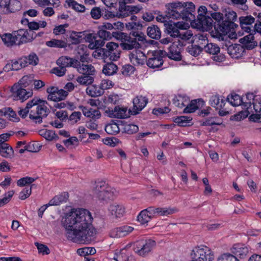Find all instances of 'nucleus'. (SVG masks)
Instances as JSON below:
<instances>
[{
  "label": "nucleus",
  "mask_w": 261,
  "mask_h": 261,
  "mask_svg": "<svg viewBox=\"0 0 261 261\" xmlns=\"http://www.w3.org/2000/svg\"><path fill=\"white\" fill-rule=\"evenodd\" d=\"M82 34L83 32H82L72 31L70 34V39L72 44H77L80 43L82 39Z\"/></svg>",
  "instance_id": "obj_55"
},
{
  "label": "nucleus",
  "mask_w": 261,
  "mask_h": 261,
  "mask_svg": "<svg viewBox=\"0 0 261 261\" xmlns=\"http://www.w3.org/2000/svg\"><path fill=\"white\" fill-rule=\"evenodd\" d=\"M131 21L126 24V27L132 30H139L143 25L141 21H137V17L135 15H132L130 17Z\"/></svg>",
  "instance_id": "obj_42"
},
{
  "label": "nucleus",
  "mask_w": 261,
  "mask_h": 261,
  "mask_svg": "<svg viewBox=\"0 0 261 261\" xmlns=\"http://www.w3.org/2000/svg\"><path fill=\"white\" fill-rule=\"evenodd\" d=\"M41 146L35 142H30L28 145H25V149L27 151L31 152H37L40 149Z\"/></svg>",
  "instance_id": "obj_61"
},
{
  "label": "nucleus",
  "mask_w": 261,
  "mask_h": 261,
  "mask_svg": "<svg viewBox=\"0 0 261 261\" xmlns=\"http://www.w3.org/2000/svg\"><path fill=\"white\" fill-rule=\"evenodd\" d=\"M151 219V218L146 209L141 211L137 217L138 221L142 225L147 223Z\"/></svg>",
  "instance_id": "obj_46"
},
{
  "label": "nucleus",
  "mask_w": 261,
  "mask_h": 261,
  "mask_svg": "<svg viewBox=\"0 0 261 261\" xmlns=\"http://www.w3.org/2000/svg\"><path fill=\"white\" fill-rule=\"evenodd\" d=\"M200 44L201 43L198 45L191 44L187 47L186 50L192 56L197 57L203 50V46H200Z\"/></svg>",
  "instance_id": "obj_41"
},
{
  "label": "nucleus",
  "mask_w": 261,
  "mask_h": 261,
  "mask_svg": "<svg viewBox=\"0 0 261 261\" xmlns=\"http://www.w3.org/2000/svg\"><path fill=\"white\" fill-rule=\"evenodd\" d=\"M256 95L252 93H248L246 95L245 98H243V106L247 111L251 108L252 105L257 100Z\"/></svg>",
  "instance_id": "obj_35"
},
{
  "label": "nucleus",
  "mask_w": 261,
  "mask_h": 261,
  "mask_svg": "<svg viewBox=\"0 0 261 261\" xmlns=\"http://www.w3.org/2000/svg\"><path fill=\"white\" fill-rule=\"evenodd\" d=\"M202 41L204 42V44L206 45H203V50L206 53L214 55V60L217 62H221L223 61L225 59V56L223 54H220V47L215 43H208V40L207 39H202Z\"/></svg>",
  "instance_id": "obj_11"
},
{
  "label": "nucleus",
  "mask_w": 261,
  "mask_h": 261,
  "mask_svg": "<svg viewBox=\"0 0 261 261\" xmlns=\"http://www.w3.org/2000/svg\"><path fill=\"white\" fill-rule=\"evenodd\" d=\"M0 155L5 158L11 159L14 156V150L9 144H0Z\"/></svg>",
  "instance_id": "obj_28"
},
{
  "label": "nucleus",
  "mask_w": 261,
  "mask_h": 261,
  "mask_svg": "<svg viewBox=\"0 0 261 261\" xmlns=\"http://www.w3.org/2000/svg\"><path fill=\"white\" fill-rule=\"evenodd\" d=\"M22 59L23 62V67H27L29 65L36 66L39 62V58L37 55L34 53H31L28 56L22 57Z\"/></svg>",
  "instance_id": "obj_31"
},
{
  "label": "nucleus",
  "mask_w": 261,
  "mask_h": 261,
  "mask_svg": "<svg viewBox=\"0 0 261 261\" xmlns=\"http://www.w3.org/2000/svg\"><path fill=\"white\" fill-rule=\"evenodd\" d=\"M147 34L151 38L159 39L161 36V32L159 28L155 25L148 27L147 29Z\"/></svg>",
  "instance_id": "obj_36"
},
{
  "label": "nucleus",
  "mask_w": 261,
  "mask_h": 261,
  "mask_svg": "<svg viewBox=\"0 0 261 261\" xmlns=\"http://www.w3.org/2000/svg\"><path fill=\"white\" fill-rule=\"evenodd\" d=\"M166 51L163 50H158L152 53V57L146 60V64L150 68L155 69L161 67L163 63V58L165 57Z\"/></svg>",
  "instance_id": "obj_12"
},
{
  "label": "nucleus",
  "mask_w": 261,
  "mask_h": 261,
  "mask_svg": "<svg viewBox=\"0 0 261 261\" xmlns=\"http://www.w3.org/2000/svg\"><path fill=\"white\" fill-rule=\"evenodd\" d=\"M109 210L112 215L116 218L122 217L125 212L124 207L122 205L117 204L116 203L111 204L109 208Z\"/></svg>",
  "instance_id": "obj_29"
},
{
  "label": "nucleus",
  "mask_w": 261,
  "mask_h": 261,
  "mask_svg": "<svg viewBox=\"0 0 261 261\" xmlns=\"http://www.w3.org/2000/svg\"><path fill=\"white\" fill-rule=\"evenodd\" d=\"M93 75H83L77 77V82L84 85L91 84L93 82Z\"/></svg>",
  "instance_id": "obj_52"
},
{
  "label": "nucleus",
  "mask_w": 261,
  "mask_h": 261,
  "mask_svg": "<svg viewBox=\"0 0 261 261\" xmlns=\"http://www.w3.org/2000/svg\"><path fill=\"white\" fill-rule=\"evenodd\" d=\"M105 130L109 134L116 135L119 132L120 129L116 123H113L107 125L105 127Z\"/></svg>",
  "instance_id": "obj_53"
},
{
  "label": "nucleus",
  "mask_w": 261,
  "mask_h": 261,
  "mask_svg": "<svg viewBox=\"0 0 261 261\" xmlns=\"http://www.w3.org/2000/svg\"><path fill=\"white\" fill-rule=\"evenodd\" d=\"M40 6L51 5L54 8H58L61 5L60 0H34Z\"/></svg>",
  "instance_id": "obj_50"
},
{
  "label": "nucleus",
  "mask_w": 261,
  "mask_h": 261,
  "mask_svg": "<svg viewBox=\"0 0 261 261\" xmlns=\"http://www.w3.org/2000/svg\"><path fill=\"white\" fill-rule=\"evenodd\" d=\"M105 42L101 38L97 39V36L96 37L95 40L93 42L89 44L88 47L91 49H96V53L98 54V49L102 48V47L104 45Z\"/></svg>",
  "instance_id": "obj_49"
},
{
  "label": "nucleus",
  "mask_w": 261,
  "mask_h": 261,
  "mask_svg": "<svg viewBox=\"0 0 261 261\" xmlns=\"http://www.w3.org/2000/svg\"><path fill=\"white\" fill-rule=\"evenodd\" d=\"M140 10V9L135 6H128L125 9H123L122 12H117V15L119 17H125L128 16L129 14L133 13H137Z\"/></svg>",
  "instance_id": "obj_34"
},
{
  "label": "nucleus",
  "mask_w": 261,
  "mask_h": 261,
  "mask_svg": "<svg viewBox=\"0 0 261 261\" xmlns=\"http://www.w3.org/2000/svg\"><path fill=\"white\" fill-rule=\"evenodd\" d=\"M191 119L190 117L185 116H178L174 118L173 121L180 126H187V124Z\"/></svg>",
  "instance_id": "obj_56"
},
{
  "label": "nucleus",
  "mask_w": 261,
  "mask_h": 261,
  "mask_svg": "<svg viewBox=\"0 0 261 261\" xmlns=\"http://www.w3.org/2000/svg\"><path fill=\"white\" fill-rule=\"evenodd\" d=\"M218 261H239V260L234 255L229 253H226L222 254L218 258Z\"/></svg>",
  "instance_id": "obj_59"
},
{
  "label": "nucleus",
  "mask_w": 261,
  "mask_h": 261,
  "mask_svg": "<svg viewBox=\"0 0 261 261\" xmlns=\"http://www.w3.org/2000/svg\"><path fill=\"white\" fill-rule=\"evenodd\" d=\"M135 70L133 66L127 64L122 66L121 72L124 75H130L134 73Z\"/></svg>",
  "instance_id": "obj_63"
},
{
  "label": "nucleus",
  "mask_w": 261,
  "mask_h": 261,
  "mask_svg": "<svg viewBox=\"0 0 261 261\" xmlns=\"http://www.w3.org/2000/svg\"><path fill=\"white\" fill-rule=\"evenodd\" d=\"M68 95V92L64 89H59L58 92H56V98H53V101H58L64 100Z\"/></svg>",
  "instance_id": "obj_60"
},
{
  "label": "nucleus",
  "mask_w": 261,
  "mask_h": 261,
  "mask_svg": "<svg viewBox=\"0 0 261 261\" xmlns=\"http://www.w3.org/2000/svg\"><path fill=\"white\" fill-rule=\"evenodd\" d=\"M211 105L217 110L222 109L225 105V100L219 95H213L210 99Z\"/></svg>",
  "instance_id": "obj_33"
},
{
  "label": "nucleus",
  "mask_w": 261,
  "mask_h": 261,
  "mask_svg": "<svg viewBox=\"0 0 261 261\" xmlns=\"http://www.w3.org/2000/svg\"><path fill=\"white\" fill-rule=\"evenodd\" d=\"M71 7L75 11L79 12H84L85 7L84 5L78 4L74 0H66L65 1V7Z\"/></svg>",
  "instance_id": "obj_38"
},
{
  "label": "nucleus",
  "mask_w": 261,
  "mask_h": 261,
  "mask_svg": "<svg viewBox=\"0 0 261 261\" xmlns=\"http://www.w3.org/2000/svg\"><path fill=\"white\" fill-rule=\"evenodd\" d=\"M16 45H20L32 41L35 37H33V32L25 29H20L13 32Z\"/></svg>",
  "instance_id": "obj_14"
},
{
  "label": "nucleus",
  "mask_w": 261,
  "mask_h": 261,
  "mask_svg": "<svg viewBox=\"0 0 261 261\" xmlns=\"http://www.w3.org/2000/svg\"><path fill=\"white\" fill-rule=\"evenodd\" d=\"M166 16L172 19H182L186 21L195 20V6L192 2H174L166 5Z\"/></svg>",
  "instance_id": "obj_3"
},
{
  "label": "nucleus",
  "mask_w": 261,
  "mask_h": 261,
  "mask_svg": "<svg viewBox=\"0 0 261 261\" xmlns=\"http://www.w3.org/2000/svg\"><path fill=\"white\" fill-rule=\"evenodd\" d=\"M35 180V179L33 177L26 176L19 179L17 184L19 187L27 186L28 185L32 184Z\"/></svg>",
  "instance_id": "obj_58"
},
{
  "label": "nucleus",
  "mask_w": 261,
  "mask_h": 261,
  "mask_svg": "<svg viewBox=\"0 0 261 261\" xmlns=\"http://www.w3.org/2000/svg\"><path fill=\"white\" fill-rule=\"evenodd\" d=\"M69 197L68 193L63 192L61 194L55 196L52 199H51L48 204L50 205H59L63 202L67 201Z\"/></svg>",
  "instance_id": "obj_30"
},
{
  "label": "nucleus",
  "mask_w": 261,
  "mask_h": 261,
  "mask_svg": "<svg viewBox=\"0 0 261 261\" xmlns=\"http://www.w3.org/2000/svg\"><path fill=\"white\" fill-rule=\"evenodd\" d=\"M237 15L234 11L230 10L226 11L223 24V26L218 25L217 28H218V30L220 31L221 34H227L238 27V25L234 22L237 20Z\"/></svg>",
  "instance_id": "obj_9"
},
{
  "label": "nucleus",
  "mask_w": 261,
  "mask_h": 261,
  "mask_svg": "<svg viewBox=\"0 0 261 261\" xmlns=\"http://www.w3.org/2000/svg\"><path fill=\"white\" fill-rule=\"evenodd\" d=\"M11 64L13 65L12 69L13 70H18L23 68V62L22 57L18 60H13L11 61Z\"/></svg>",
  "instance_id": "obj_64"
},
{
  "label": "nucleus",
  "mask_w": 261,
  "mask_h": 261,
  "mask_svg": "<svg viewBox=\"0 0 261 261\" xmlns=\"http://www.w3.org/2000/svg\"><path fill=\"white\" fill-rule=\"evenodd\" d=\"M105 113L110 118L124 119L128 117L127 108L116 106L114 109L108 108Z\"/></svg>",
  "instance_id": "obj_17"
},
{
  "label": "nucleus",
  "mask_w": 261,
  "mask_h": 261,
  "mask_svg": "<svg viewBox=\"0 0 261 261\" xmlns=\"http://www.w3.org/2000/svg\"><path fill=\"white\" fill-rule=\"evenodd\" d=\"M158 216H169L176 213L178 210L176 207H159Z\"/></svg>",
  "instance_id": "obj_43"
},
{
  "label": "nucleus",
  "mask_w": 261,
  "mask_h": 261,
  "mask_svg": "<svg viewBox=\"0 0 261 261\" xmlns=\"http://www.w3.org/2000/svg\"><path fill=\"white\" fill-rule=\"evenodd\" d=\"M116 192L115 189L103 180L95 181L93 189L94 196L99 200L106 202L113 199Z\"/></svg>",
  "instance_id": "obj_5"
},
{
  "label": "nucleus",
  "mask_w": 261,
  "mask_h": 261,
  "mask_svg": "<svg viewBox=\"0 0 261 261\" xmlns=\"http://www.w3.org/2000/svg\"><path fill=\"white\" fill-rule=\"evenodd\" d=\"M47 105L46 101L34 97L28 102L24 108H20L18 113L22 118H25L30 113V119L36 123L40 124L42 122V119L46 117L50 113Z\"/></svg>",
  "instance_id": "obj_2"
},
{
  "label": "nucleus",
  "mask_w": 261,
  "mask_h": 261,
  "mask_svg": "<svg viewBox=\"0 0 261 261\" xmlns=\"http://www.w3.org/2000/svg\"><path fill=\"white\" fill-rule=\"evenodd\" d=\"M117 69V65L112 62H110L103 66L102 72L106 75H111L116 73Z\"/></svg>",
  "instance_id": "obj_40"
},
{
  "label": "nucleus",
  "mask_w": 261,
  "mask_h": 261,
  "mask_svg": "<svg viewBox=\"0 0 261 261\" xmlns=\"http://www.w3.org/2000/svg\"><path fill=\"white\" fill-rule=\"evenodd\" d=\"M240 24L243 30L245 32L250 33L251 28L250 25L255 21V18L251 15L241 16L239 18Z\"/></svg>",
  "instance_id": "obj_23"
},
{
  "label": "nucleus",
  "mask_w": 261,
  "mask_h": 261,
  "mask_svg": "<svg viewBox=\"0 0 261 261\" xmlns=\"http://www.w3.org/2000/svg\"><path fill=\"white\" fill-rule=\"evenodd\" d=\"M91 213L84 208H72L62 220L65 235L74 243L89 244L95 238L96 229L92 225Z\"/></svg>",
  "instance_id": "obj_1"
},
{
  "label": "nucleus",
  "mask_w": 261,
  "mask_h": 261,
  "mask_svg": "<svg viewBox=\"0 0 261 261\" xmlns=\"http://www.w3.org/2000/svg\"><path fill=\"white\" fill-rule=\"evenodd\" d=\"M228 101L233 106H243V98L236 93L227 96Z\"/></svg>",
  "instance_id": "obj_39"
},
{
  "label": "nucleus",
  "mask_w": 261,
  "mask_h": 261,
  "mask_svg": "<svg viewBox=\"0 0 261 261\" xmlns=\"http://www.w3.org/2000/svg\"><path fill=\"white\" fill-rule=\"evenodd\" d=\"M228 54L232 58H239L245 52V48L243 45L238 44H231L227 47Z\"/></svg>",
  "instance_id": "obj_20"
},
{
  "label": "nucleus",
  "mask_w": 261,
  "mask_h": 261,
  "mask_svg": "<svg viewBox=\"0 0 261 261\" xmlns=\"http://www.w3.org/2000/svg\"><path fill=\"white\" fill-rule=\"evenodd\" d=\"M131 35L137 41L144 42L145 40V35L143 33L139 31H136V30H133L130 33Z\"/></svg>",
  "instance_id": "obj_62"
},
{
  "label": "nucleus",
  "mask_w": 261,
  "mask_h": 261,
  "mask_svg": "<svg viewBox=\"0 0 261 261\" xmlns=\"http://www.w3.org/2000/svg\"><path fill=\"white\" fill-rule=\"evenodd\" d=\"M254 36L252 34L250 33L239 39V42L244 47V48L248 50L253 49L256 46L257 43L254 41Z\"/></svg>",
  "instance_id": "obj_24"
},
{
  "label": "nucleus",
  "mask_w": 261,
  "mask_h": 261,
  "mask_svg": "<svg viewBox=\"0 0 261 261\" xmlns=\"http://www.w3.org/2000/svg\"><path fill=\"white\" fill-rule=\"evenodd\" d=\"M78 63L79 60L67 56H62L57 61V64L58 66H62L65 68L69 67L74 68L78 65Z\"/></svg>",
  "instance_id": "obj_22"
},
{
  "label": "nucleus",
  "mask_w": 261,
  "mask_h": 261,
  "mask_svg": "<svg viewBox=\"0 0 261 261\" xmlns=\"http://www.w3.org/2000/svg\"><path fill=\"white\" fill-rule=\"evenodd\" d=\"M190 22L191 23L195 22L197 27L202 29L203 30H210L214 26L212 18L210 16V15H205L202 18H195V20Z\"/></svg>",
  "instance_id": "obj_18"
},
{
  "label": "nucleus",
  "mask_w": 261,
  "mask_h": 261,
  "mask_svg": "<svg viewBox=\"0 0 261 261\" xmlns=\"http://www.w3.org/2000/svg\"><path fill=\"white\" fill-rule=\"evenodd\" d=\"M118 43L110 42L106 45V47L98 49V56L105 60L117 61L120 58L121 51L119 49Z\"/></svg>",
  "instance_id": "obj_7"
},
{
  "label": "nucleus",
  "mask_w": 261,
  "mask_h": 261,
  "mask_svg": "<svg viewBox=\"0 0 261 261\" xmlns=\"http://www.w3.org/2000/svg\"><path fill=\"white\" fill-rule=\"evenodd\" d=\"M8 116L10 118L15 119V121H18L19 118L17 117V115L15 111L11 108H5L0 110V116Z\"/></svg>",
  "instance_id": "obj_44"
},
{
  "label": "nucleus",
  "mask_w": 261,
  "mask_h": 261,
  "mask_svg": "<svg viewBox=\"0 0 261 261\" xmlns=\"http://www.w3.org/2000/svg\"><path fill=\"white\" fill-rule=\"evenodd\" d=\"M39 135L48 141H52L58 138L57 135L54 131L50 130H40Z\"/></svg>",
  "instance_id": "obj_47"
},
{
  "label": "nucleus",
  "mask_w": 261,
  "mask_h": 261,
  "mask_svg": "<svg viewBox=\"0 0 261 261\" xmlns=\"http://www.w3.org/2000/svg\"><path fill=\"white\" fill-rule=\"evenodd\" d=\"M1 38L5 45L8 47H10L16 44L13 34H5L1 36Z\"/></svg>",
  "instance_id": "obj_45"
},
{
  "label": "nucleus",
  "mask_w": 261,
  "mask_h": 261,
  "mask_svg": "<svg viewBox=\"0 0 261 261\" xmlns=\"http://www.w3.org/2000/svg\"><path fill=\"white\" fill-rule=\"evenodd\" d=\"M210 17L212 18L213 21L214 20H215V22L213 23L214 27L215 28V30L219 33L221 34L220 31L218 30V28H217V26L218 25H220L221 26H223V24L224 22V17H223V14L220 12H212L210 11Z\"/></svg>",
  "instance_id": "obj_27"
},
{
  "label": "nucleus",
  "mask_w": 261,
  "mask_h": 261,
  "mask_svg": "<svg viewBox=\"0 0 261 261\" xmlns=\"http://www.w3.org/2000/svg\"><path fill=\"white\" fill-rule=\"evenodd\" d=\"M183 46H180L176 41H174L172 44L168 48V52H166V57L170 59L179 61L182 59L181 49Z\"/></svg>",
  "instance_id": "obj_16"
},
{
  "label": "nucleus",
  "mask_w": 261,
  "mask_h": 261,
  "mask_svg": "<svg viewBox=\"0 0 261 261\" xmlns=\"http://www.w3.org/2000/svg\"><path fill=\"white\" fill-rule=\"evenodd\" d=\"M78 65L74 68L77 69V71L83 75H94L95 72V68L91 64L86 65L84 64H81L79 61Z\"/></svg>",
  "instance_id": "obj_26"
},
{
  "label": "nucleus",
  "mask_w": 261,
  "mask_h": 261,
  "mask_svg": "<svg viewBox=\"0 0 261 261\" xmlns=\"http://www.w3.org/2000/svg\"><path fill=\"white\" fill-rule=\"evenodd\" d=\"M21 3L17 0H9L7 11L11 13H14L21 9Z\"/></svg>",
  "instance_id": "obj_48"
},
{
  "label": "nucleus",
  "mask_w": 261,
  "mask_h": 261,
  "mask_svg": "<svg viewBox=\"0 0 261 261\" xmlns=\"http://www.w3.org/2000/svg\"><path fill=\"white\" fill-rule=\"evenodd\" d=\"M130 35V34L128 35L123 32L116 33L115 37L117 39L120 40L121 42L119 45L123 50H129L140 47L141 45L138 42Z\"/></svg>",
  "instance_id": "obj_10"
},
{
  "label": "nucleus",
  "mask_w": 261,
  "mask_h": 261,
  "mask_svg": "<svg viewBox=\"0 0 261 261\" xmlns=\"http://www.w3.org/2000/svg\"><path fill=\"white\" fill-rule=\"evenodd\" d=\"M12 96L14 100H20L21 102L28 99L33 95L32 90L27 91L24 88L20 85L14 84L11 88Z\"/></svg>",
  "instance_id": "obj_13"
},
{
  "label": "nucleus",
  "mask_w": 261,
  "mask_h": 261,
  "mask_svg": "<svg viewBox=\"0 0 261 261\" xmlns=\"http://www.w3.org/2000/svg\"><path fill=\"white\" fill-rule=\"evenodd\" d=\"M141 57H144L142 52L136 51L135 53H132L129 55V59L130 62L135 65H143L144 64V60L141 58Z\"/></svg>",
  "instance_id": "obj_37"
},
{
  "label": "nucleus",
  "mask_w": 261,
  "mask_h": 261,
  "mask_svg": "<svg viewBox=\"0 0 261 261\" xmlns=\"http://www.w3.org/2000/svg\"><path fill=\"white\" fill-rule=\"evenodd\" d=\"M191 255L192 259L197 261H213L214 259L213 251L204 245L195 247Z\"/></svg>",
  "instance_id": "obj_8"
},
{
  "label": "nucleus",
  "mask_w": 261,
  "mask_h": 261,
  "mask_svg": "<svg viewBox=\"0 0 261 261\" xmlns=\"http://www.w3.org/2000/svg\"><path fill=\"white\" fill-rule=\"evenodd\" d=\"M97 35L98 36L99 38L102 39L104 41L105 40H108L112 38L111 33L105 30L104 29H102L101 27H99V31L97 32Z\"/></svg>",
  "instance_id": "obj_57"
},
{
  "label": "nucleus",
  "mask_w": 261,
  "mask_h": 261,
  "mask_svg": "<svg viewBox=\"0 0 261 261\" xmlns=\"http://www.w3.org/2000/svg\"><path fill=\"white\" fill-rule=\"evenodd\" d=\"M165 30L172 38H174L180 46H184L193 36L191 31L184 29V23L180 22L165 23Z\"/></svg>",
  "instance_id": "obj_4"
},
{
  "label": "nucleus",
  "mask_w": 261,
  "mask_h": 261,
  "mask_svg": "<svg viewBox=\"0 0 261 261\" xmlns=\"http://www.w3.org/2000/svg\"><path fill=\"white\" fill-rule=\"evenodd\" d=\"M156 245V243L153 240L141 239L134 243L133 250L139 256L145 257L152 252Z\"/></svg>",
  "instance_id": "obj_6"
},
{
  "label": "nucleus",
  "mask_w": 261,
  "mask_h": 261,
  "mask_svg": "<svg viewBox=\"0 0 261 261\" xmlns=\"http://www.w3.org/2000/svg\"><path fill=\"white\" fill-rule=\"evenodd\" d=\"M47 46L51 47L64 48L66 47V43L61 40L53 39L46 42Z\"/></svg>",
  "instance_id": "obj_51"
},
{
  "label": "nucleus",
  "mask_w": 261,
  "mask_h": 261,
  "mask_svg": "<svg viewBox=\"0 0 261 261\" xmlns=\"http://www.w3.org/2000/svg\"><path fill=\"white\" fill-rule=\"evenodd\" d=\"M36 187L35 184H32L30 187L26 186L19 193V198L21 200H24L28 198L32 192V188Z\"/></svg>",
  "instance_id": "obj_54"
},
{
  "label": "nucleus",
  "mask_w": 261,
  "mask_h": 261,
  "mask_svg": "<svg viewBox=\"0 0 261 261\" xmlns=\"http://www.w3.org/2000/svg\"><path fill=\"white\" fill-rule=\"evenodd\" d=\"M86 93L91 97H95L102 95L104 92L100 86L92 85L86 89Z\"/></svg>",
  "instance_id": "obj_32"
},
{
  "label": "nucleus",
  "mask_w": 261,
  "mask_h": 261,
  "mask_svg": "<svg viewBox=\"0 0 261 261\" xmlns=\"http://www.w3.org/2000/svg\"><path fill=\"white\" fill-rule=\"evenodd\" d=\"M134 230V228L128 225H124L112 229L110 232V236L112 238L123 237Z\"/></svg>",
  "instance_id": "obj_19"
},
{
  "label": "nucleus",
  "mask_w": 261,
  "mask_h": 261,
  "mask_svg": "<svg viewBox=\"0 0 261 261\" xmlns=\"http://www.w3.org/2000/svg\"><path fill=\"white\" fill-rule=\"evenodd\" d=\"M231 251L233 255L240 258H245L249 253V248L244 244H236L231 249Z\"/></svg>",
  "instance_id": "obj_21"
},
{
  "label": "nucleus",
  "mask_w": 261,
  "mask_h": 261,
  "mask_svg": "<svg viewBox=\"0 0 261 261\" xmlns=\"http://www.w3.org/2000/svg\"><path fill=\"white\" fill-rule=\"evenodd\" d=\"M133 107L132 110H129V113L136 115L140 113L148 103V99L142 95L137 96L134 98Z\"/></svg>",
  "instance_id": "obj_15"
},
{
  "label": "nucleus",
  "mask_w": 261,
  "mask_h": 261,
  "mask_svg": "<svg viewBox=\"0 0 261 261\" xmlns=\"http://www.w3.org/2000/svg\"><path fill=\"white\" fill-rule=\"evenodd\" d=\"M204 105V101L202 99L192 100L184 109L183 113H191L194 112L197 109L201 108Z\"/></svg>",
  "instance_id": "obj_25"
}]
</instances>
